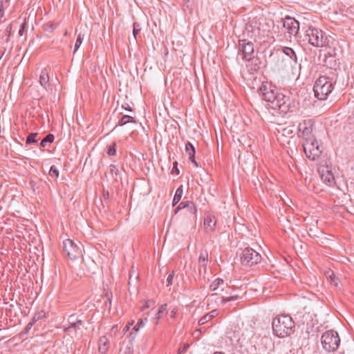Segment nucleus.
Here are the masks:
<instances>
[{"label":"nucleus","instance_id":"473e14b6","mask_svg":"<svg viewBox=\"0 0 354 354\" xmlns=\"http://www.w3.org/2000/svg\"><path fill=\"white\" fill-rule=\"evenodd\" d=\"M107 153L109 156H115L116 153V144L113 143L112 145H109L108 147Z\"/></svg>","mask_w":354,"mask_h":354},{"label":"nucleus","instance_id":"de8ad7c7","mask_svg":"<svg viewBox=\"0 0 354 354\" xmlns=\"http://www.w3.org/2000/svg\"><path fill=\"white\" fill-rule=\"evenodd\" d=\"M189 160L194 164V165L196 167H198V164L197 163V162L195 160V157L193 158H189Z\"/></svg>","mask_w":354,"mask_h":354},{"label":"nucleus","instance_id":"bf43d9fd","mask_svg":"<svg viewBox=\"0 0 354 354\" xmlns=\"http://www.w3.org/2000/svg\"><path fill=\"white\" fill-rule=\"evenodd\" d=\"M221 291H224V288H221Z\"/></svg>","mask_w":354,"mask_h":354},{"label":"nucleus","instance_id":"49530a36","mask_svg":"<svg viewBox=\"0 0 354 354\" xmlns=\"http://www.w3.org/2000/svg\"><path fill=\"white\" fill-rule=\"evenodd\" d=\"M119 354H133V351L130 347H127L124 350H120Z\"/></svg>","mask_w":354,"mask_h":354},{"label":"nucleus","instance_id":"6e6552de","mask_svg":"<svg viewBox=\"0 0 354 354\" xmlns=\"http://www.w3.org/2000/svg\"><path fill=\"white\" fill-rule=\"evenodd\" d=\"M74 316L71 315L68 319V324L64 328V331L68 335L81 337L83 335L84 325L81 319L75 320Z\"/></svg>","mask_w":354,"mask_h":354},{"label":"nucleus","instance_id":"a211bd4d","mask_svg":"<svg viewBox=\"0 0 354 354\" xmlns=\"http://www.w3.org/2000/svg\"><path fill=\"white\" fill-rule=\"evenodd\" d=\"M218 315V310L216 309L212 310L210 313L206 314L203 317H201L198 321L199 325H203L210 321L214 317H216Z\"/></svg>","mask_w":354,"mask_h":354},{"label":"nucleus","instance_id":"1a4fd4ad","mask_svg":"<svg viewBox=\"0 0 354 354\" xmlns=\"http://www.w3.org/2000/svg\"><path fill=\"white\" fill-rule=\"evenodd\" d=\"M303 148L306 156L313 160L319 157L322 153V151L315 138L305 140L303 144Z\"/></svg>","mask_w":354,"mask_h":354},{"label":"nucleus","instance_id":"c85d7f7f","mask_svg":"<svg viewBox=\"0 0 354 354\" xmlns=\"http://www.w3.org/2000/svg\"><path fill=\"white\" fill-rule=\"evenodd\" d=\"M129 122L136 123V121L133 120V118L131 116L128 115H124L120 119V120L119 122V124L122 126Z\"/></svg>","mask_w":354,"mask_h":354},{"label":"nucleus","instance_id":"f3484780","mask_svg":"<svg viewBox=\"0 0 354 354\" xmlns=\"http://www.w3.org/2000/svg\"><path fill=\"white\" fill-rule=\"evenodd\" d=\"M39 82L43 88L47 89L50 86L49 75L46 69L41 71L39 76Z\"/></svg>","mask_w":354,"mask_h":354},{"label":"nucleus","instance_id":"cd10ccee","mask_svg":"<svg viewBox=\"0 0 354 354\" xmlns=\"http://www.w3.org/2000/svg\"><path fill=\"white\" fill-rule=\"evenodd\" d=\"M187 208H185V212L189 214H191L193 217H196L195 216V214L196 212V205L195 204L193 203V202H191L187 204Z\"/></svg>","mask_w":354,"mask_h":354},{"label":"nucleus","instance_id":"ea45409f","mask_svg":"<svg viewBox=\"0 0 354 354\" xmlns=\"http://www.w3.org/2000/svg\"><path fill=\"white\" fill-rule=\"evenodd\" d=\"M26 28V21L24 20V21L20 25V28L19 30V35L20 36H23L25 32Z\"/></svg>","mask_w":354,"mask_h":354},{"label":"nucleus","instance_id":"ddd939ff","mask_svg":"<svg viewBox=\"0 0 354 354\" xmlns=\"http://www.w3.org/2000/svg\"><path fill=\"white\" fill-rule=\"evenodd\" d=\"M283 27L290 35L295 36L299 30V23L295 19L287 16L283 19Z\"/></svg>","mask_w":354,"mask_h":354},{"label":"nucleus","instance_id":"13d9d810","mask_svg":"<svg viewBox=\"0 0 354 354\" xmlns=\"http://www.w3.org/2000/svg\"><path fill=\"white\" fill-rule=\"evenodd\" d=\"M225 293H226V294H231V292H230V291H228V290H226V291H225Z\"/></svg>","mask_w":354,"mask_h":354},{"label":"nucleus","instance_id":"864d4df0","mask_svg":"<svg viewBox=\"0 0 354 354\" xmlns=\"http://www.w3.org/2000/svg\"><path fill=\"white\" fill-rule=\"evenodd\" d=\"M104 198L105 199H108L109 198V192L104 193Z\"/></svg>","mask_w":354,"mask_h":354},{"label":"nucleus","instance_id":"c756f323","mask_svg":"<svg viewBox=\"0 0 354 354\" xmlns=\"http://www.w3.org/2000/svg\"><path fill=\"white\" fill-rule=\"evenodd\" d=\"M109 169H110V172H111V175L113 176V177L114 178V179L115 180H118L119 175H120V171H119L118 168L114 165H111L109 167Z\"/></svg>","mask_w":354,"mask_h":354},{"label":"nucleus","instance_id":"58836bf2","mask_svg":"<svg viewBox=\"0 0 354 354\" xmlns=\"http://www.w3.org/2000/svg\"><path fill=\"white\" fill-rule=\"evenodd\" d=\"M44 315H45V313L44 311H40V312L36 313L32 319L33 322H35L37 320L43 318L44 317Z\"/></svg>","mask_w":354,"mask_h":354},{"label":"nucleus","instance_id":"4be33fe9","mask_svg":"<svg viewBox=\"0 0 354 354\" xmlns=\"http://www.w3.org/2000/svg\"><path fill=\"white\" fill-rule=\"evenodd\" d=\"M321 178L325 183L330 186L334 183L335 180L333 174L329 171H326V173H322L321 174Z\"/></svg>","mask_w":354,"mask_h":354},{"label":"nucleus","instance_id":"2f4dec72","mask_svg":"<svg viewBox=\"0 0 354 354\" xmlns=\"http://www.w3.org/2000/svg\"><path fill=\"white\" fill-rule=\"evenodd\" d=\"M83 39H84V36L82 35L81 33L78 34L75 44V50H74L73 53H75L77 50V49L80 48V46L82 44Z\"/></svg>","mask_w":354,"mask_h":354},{"label":"nucleus","instance_id":"6e6d98bb","mask_svg":"<svg viewBox=\"0 0 354 354\" xmlns=\"http://www.w3.org/2000/svg\"><path fill=\"white\" fill-rule=\"evenodd\" d=\"M125 109H126V110H127V111H132V109H131L129 106H128V107H127V108H125Z\"/></svg>","mask_w":354,"mask_h":354},{"label":"nucleus","instance_id":"7ed1b4c3","mask_svg":"<svg viewBox=\"0 0 354 354\" xmlns=\"http://www.w3.org/2000/svg\"><path fill=\"white\" fill-rule=\"evenodd\" d=\"M340 338L335 330H328L322 336V344L327 352L335 351L339 347Z\"/></svg>","mask_w":354,"mask_h":354},{"label":"nucleus","instance_id":"39448f33","mask_svg":"<svg viewBox=\"0 0 354 354\" xmlns=\"http://www.w3.org/2000/svg\"><path fill=\"white\" fill-rule=\"evenodd\" d=\"M254 44L246 39H240L238 44V55L245 62L254 58Z\"/></svg>","mask_w":354,"mask_h":354},{"label":"nucleus","instance_id":"09e8293b","mask_svg":"<svg viewBox=\"0 0 354 354\" xmlns=\"http://www.w3.org/2000/svg\"><path fill=\"white\" fill-rule=\"evenodd\" d=\"M33 323H34V322H30V323H28V324H27V326H26V330L27 331H28V330H29L32 328V325H33Z\"/></svg>","mask_w":354,"mask_h":354},{"label":"nucleus","instance_id":"bb28decb","mask_svg":"<svg viewBox=\"0 0 354 354\" xmlns=\"http://www.w3.org/2000/svg\"><path fill=\"white\" fill-rule=\"evenodd\" d=\"M54 140V136L51 133L48 134L40 142V147L44 148L47 143H51Z\"/></svg>","mask_w":354,"mask_h":354},{"label":"nucleus","instance_id":"6ab92c4d","mask_svg":"<svg viewBox=\"0 0 354 354\" xmlns=\"http://www.w3.org/2000/svg\"><path fill=\"white\" fill-rule=\"evenodd\" d=\"M109 341L106 336H102L99 339V352L104 354L109 349Z\"/></svg>","mask_w":354,"mask_h":354},{"label":"nucleus","instance_id":"20e7f679","mask_svg":"<svg viewBox=\"0 0 354 354\" xmlns=\"http://www.w3.org/2000/svg\"><path fill=\"white\" fill-rule=\"evenodd\" d=\"M306 37L308 38V43L315 47H322L326 45L328 40L323 32L315 28H309L306 31Z\"/></svg>","mask_w":354,"mask_h":354},{"label":"nucleus","instance_id":"f257e3e1","mask_svg":"<svg viewBox=\"0 0 354 354\" xmlns=\"http://www.w3.org/2000/svg\"><path fill=\"white\" fill-rule=\"evenodd\" d=\"M272 325L274 334L279 337H284L290 335L295 322L288 315H280L273 319Z\"/></svg>","mask_w":354,"mask_h":354},{"label":"nucleus","instance_id":"f8f14e48","mask_svg":"<svg viewBox=\"0 0 354 354\" xmlns=\"http://www.w3.org/2000/svg\"><path fill=\"white\" fill-rule=\"evenodd\" d=\"M239 298L237 295H232L228 297L219 296L217 292L211 294L207 297V304L208 308H213L214 306H219L228 301H235Z\"/></svg>","mask_w":354,"mask_h":354},{"label":"nucleus","instance_id":"5701e85b","mask_svg":"<svg viewBox=\"0 0 354 354\" xmlns=\"http://www.w3.org/2000/svg\"><path fill=\"white\" fill-rule=\"evenodd\" d=\"M326 277L328 279V280L330 281V283L335 286H337L339 283V279L336 277V276L335 275L334 272L331 270H328L326 272Z\"/></svg>","mask_w":354,"mask_h":354},{"label":"nucleus","instance_id":"0eeeda50","mask_svg":"<svg viewBox=\"0 0 354 354\" xmlns=\"http://www.w3.org/2000/svg\"><path fill=\"white\" fill-rule=\"evenodd\" d=\"M258 91L259 95L262 96L263 100L268 102L270 107V105L273 104L278 94L281 93L278 88L268 84H262Z\"/></svg>","mask_w":354,"mask_h":354},{"label":"nucleus","instance_id":"5fc2aeb1","mask_svg":"<svg viewBox=\"0 0 354 354\" xmlns=\"http://www.w3.org/2000/svg\"><path fill=\"white\" fill-rule=\"evenodd\" d=\"M3 16V10L0 9V19Z\"/></svg>","mask_w":354,"mask_h":354},{"label":"nucleus","instance_id":"dca6fc26","mask_svg":"<svg viewBox=\"0 0 354 354\" xmlns=\"http://www.w3.org/2000/svg\"><path fill=\"white\" fill-rule=\"evenodd\" d=\"M216 221L214 216L207 215L204 219V225L207 231L212 232L214 230Z\"/></svg>","mask_w":354,"mask_h":354},{"label":"nucleus","instance_id":"4d7b16f0","mask_svg":"<svg viewBox=\"0 0 354 354\" xmlns=\"http://www.w3.org/2000/svg\"><path fill=\"white\" fill-rule=\"evenodd\" d=\"M30 185L32 186V187H33L35 186V183L33 181H31V182L30 183Z\"/></svg>","mask_w":354,"mask_h":354},{"label":"nucleus","instance_id":"c03bdc74","mask_svg":"<svg viewBox=\"0 0 354 354\" xmlns=\"http://www.w3.org/2000/svg\"><path fill=\"white\" fill-rule=\"evenodd\" d=\"M171 173L172 174H179V170L178 169V162L176 161H175L173 163V167H172V169H171Z\"/></svg>","mask_w":354,"mask_h":354},{"label":"nucleus","instance_id":"9d476101","mask_svg":"<svg viewBox=\"0 0 354 354\" xmlns=\"http://www.w3.org/2000/svg\"><path fill=\"white\" fill-rule=\"evenodd\" d=\"M290 104L289 96L281 92L278 94L273 104L270 105V108L274 110H278L281 113L286 114L290 111Z\"/></svg>","mask_w":354,"mask_h":354},{"label":"nucleus","instance_id":"72a5a7b5","mask_svg":"<svg viewBox=\"0 0 354 354\" xmlns=\"http://www.w3.org/2000/svg\"><path fill=\"white\" fill-rule=\"evenodd\" d=\"M140 25L135 22L133 24V37H134V39L136 40L137 39V35L140 33Z\"/></svg>","mask_w":354,"mask_h":354},{"label":"nucleus","instance_id":"a878e982","mask_svg":"<svg viewBox=\"0 0 354 354\" xmlns=\"http://www.w3.org/2000/svg\"><path fill=\"white\" fill-rule=\"evenodd\" d=\"M223 285H224V281L222 279L217 278L211 284L210 289L212 291H216V290H218L219 289V288Z\"/></svg>","mask_w":354,"mask_h":354},{"label":"nucleus","instance_id":"37998d69","mask_svg":"<svg viewBox=\"0 0 354 354\" xmlns=\"http://www.w3.org/2000/svg\"><path fill=\"white\" fill-rule=\"evenodd\" d=\"M174 277V272H172V273L169 274V276L167 277V286H169L172 284Z\"/></svg>","mask_w":354,"mask_h":354},{"label":"nucleus","instance_id":"603ef678","mask_svg":"<svg viewBox=\"0 0 354 354\" xmlns=\"http://www.w3.org/2000/svg\"><path fill=\"white\" fill-rule=\"evenodd\" d=\"M118 330V325H114L112 328H111V331L112 332H114L115 330Z\"/></svg>","mask_w":354,"mask_h":354},{"label":"nucleus","instance_id":"f03ea898","mask_svg":"<svg viewBox=\"0 0 354 354\" xmlns=\"http://www.w3.org/2000/svg\"><path fill=\"white\" fill-rule=\"evenodd\" d=\"M333 88V80L326 76H322L317 80L313 86L315 96L319 100L327 99Z\"/></svg>","mask_w":354,"mask_h":354},{"label":"nucleus","instance_id":"c9c22d12","mask_svg":"<svg viewBox=\"0 0 354 354\" xmlns=\"http://www.w3.org/2000/svg\"><path fill=\"white\" fill-rule=\"evenodd\" d=\"M49 175L51 177L57 178L59 176L58 169L55 166H52L49 170Z\"/></svg>","mask_w":354,"mask_h":354},{"label":"nucleus","instance_id":"f704fd0d","mask_svg":"<svg viewBox=\"0 0 354 354\" xmlns=\"http://www.w3.org/2000/svg\"><path fill=\"white\" fill-rule=\"evenodd\" d=\"M12 30H13V24H10L7 26L6 31H5V34L7 36V39H6L7 41L9 40V37L11 36Z\"/></svg>","mask_w":354,"mask_h":354},{"label":"nucleus","instance_id":"3c124183","mask_svg":"<svg viewBox=\"0 0 354 354\" xmlns=\"http://www.w3.org/2000/svg\"><path fill=\"white\" fill-rule=\"evenodd\" d=\"M149 308V305L148 304V303H146L142 308V310H144L145 309H147Z\"/></svg>","mask_w":354,"mask_h":354},{"label":"nucleus","instance_id":"393cba45","mask_svg":"<svg viewBox=\"0 0 354 354\" xmlns=\"http://www.w3.org/2000/svg\"><path fill=\"white\" fill-rule=\"evenodd\" d=\"M185 152L189 156V158H193L195 157V153H196L195 148H194V145L189 142H188L185 145Z\"/></svg>","mask_w":354,"mask_h":354},{"label":"nucleus","instance_id":"b1692460","mask_svg":"<svg viewBox=\"0 0 354 354\" xmlns=\"http://www.w3.org/2000/svg\"><path fill=\"white\" fill-rule=\"evenodd\" d=\"M183 193V185L177 188L173 198V205H176L181 199Z\"/></svg>","mask_w":354,"mask_h":354},{"label":"nucleus","instance_id":"a18cd8bd","mask_svg":"<svg viewBox=\"0 0 354 354\" xmlns=\"http://www.w3.org/2000/svg\"><path fill=\"white\" fill-rule=\"evenodd\" d=\"M189 347V344H185L182 347L178 348V353L180 354L185 353L188 349Z\"/></svg>","mask_w":354,"mask_h":354},{"label":"nucleus","instance_id":"8fccbe9b","mask_svg":"<svg viewBox=\"0 0 354 354\" xmlns=\"http://www.w3.org/2000/svg\"><path fill=\"white\" fill-rule=\"evenodd\" d=\"M132 324H133V323L129 324V325H127V326L124 328V329H123V332H124V333H125L126 332H127V331L129 330V328H130V325H132Z\"/></svg>","mask_w":354,"mask_h":354},{"label":"nucleus","instance_id":"9b49d317","mask_svg":"<svg viewBox=\"0 0 354 354\" xmlns=\"http://www.w3.org/2000/svg\"><path fill=\"white\" fill-rule=\"evenodd\" d=\"M63 250L71 260L77 259L82 256L81 248L71 239L63 241Z\"/></svg>","mask_w":354,"mask_h":354},{"label":"nucleus","instance_id":"e433bc0d","mask_svg":"<svg viewBox=\"0 0 354 354\" xmlns=\"http://www.w3.org/2000/svg\"><path fill=\"white\" fill-rule=\"evenodd\" d=\"M190 201L181 202L178 206L175 209V213H178L180 209H185L187 207V204H189Z\"/></svg>","mask_w":354,"mask_h":354},{"label":"nucleus","instance_id":"7c9ffc66","mask_svg":"<svg viewBox=\"0 0 354 354\" xmlns=\"http://www.w3.org/2000/svg\"><path fill=\"white\" fill-rule=\"evenodd\" d=\"M37 133H30L26 140V143L28 145L33 144L37 142L36 137L37 136Z\"/></svg>","mask_w":354,"mask_h":354},{"label":"nucleus","instance_id":"423d86ee","mask_svg":"<svg viewBox=\"0 0 354 354\" xmlns=\"http://www.w3.org/2000/svg\"><path fill=\"white\" fill-rule=\"evenodd\" d=\"M240 256L241 264L248 266L257 264L261 260V255L251 248H244Z\"/></svg>","mask_w":354,"mask_h":354},{"label":"nucleus","instance_id":"412c9836","mask_svg":"<svg viewBox=\"0 0 354 354\" xmlns=\"http://www.w3.org/2000/svg\"><path fill=\"white\" fill-rule=\"evenodd\" d=\"M255 31L254 27L250 23H247L245 24V31L243 32L244 35H247L248 37L253 39L254 41L256 40L255 37Z\"/></svg>","mask_w":354,"mask_h":354},{"label":"nucleus","instance_id":"4c0bfd02","mask_svg":"<svg viewBox=\"0 0 354 354\" xmlns=\"http://www.w3.org/2000/svg\"><path fill=\"white\" fill-rule=\"evenodd\" d=\"M145 322H147V318H145L144 319H140L137 324L134 326L133 329L136 331H138L140 328H142L144 326Z\"/></svg>","mask_w":354,"mask_h":354},{"label":"nucleus","instance_id":"4468645a","mask_svg":"<svg viewBox=\"0 0 354 354\" xmlns=\"http://www.w3.org/2000/svg\"><path fill=\"white\" fill-rule=\"evenodd\" d=\"M299 136L308 140L315 138L313 135V124L304 121L299 124Z\"/></svg>","mask_w":354,"mask_h":354},{"label":"nucleus","instance_id":"a19ab883","mask_svg":"<svg viewBox=\"0 0 354 354\" xmlns=\"http://www.w3.org/2000/svg\"><path fill=\"white\" fill-rule=\"evenodd\" d=\"M44 29L46 31L51 32L55 29V26L53 23L49 22L44 25Z\"/></svg>","mask_w":354,"mask_h":354},{"label":"nucleus","instance_id":"aec40b11","mask_svg":"<svg viewBox=\"0 0 354 354\" xmlns=\"http://www.w3.org/2000/svg\"><path fill=\"white\" fill-rule=\"evenodd\" d=\"M208 262V253L206 250L203 251L198 258V264L201 268H203L205 272L206 267Z\"/></svg>","mask_w":354,"mask_h":354},{"label":"nucleus","instance_id":"79ce46f5","mask_svg":"<svg viewBox=\"0 0 354 354\" xmlns=\"http://www.w3.org/2000/svg\"><path fill=\"white\" fill-rule=\"evenodd\" d=\"M166 308H167V304H163V305L160 306V307L158 309L157 319L160 318L161 314L163 313L166 310Z\"/></svg>","mask_w":354,"mask_h":354},{"label":"nucleus","instance_id":"2eb2a0df","mask_svg":"<svg viewBox=\"0 0 354 354\" xmlns=\"http://www.w3.org/2000/svg\"><path fill=\"white\" fill-rule=\"evenodd\" d=\"M282 52L287 57L288 65L293 67L297 62V57L294 50L289 47H283Z\"/></svg>","mask_w":354,"mask_h":354}]
</instances>
